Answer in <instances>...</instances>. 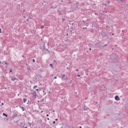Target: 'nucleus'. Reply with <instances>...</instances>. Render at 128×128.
Segmentation results:
<instances>
[{"mask_svg":"<svg viewBox=\"0 0 128 128\" xmlns=\"http://www.w3.org/2000/svg\"><path fill=\"white\" fill-rule=\"evenodd\" d=\"M50 66H51V68H53V66H52V64H50Z\"/></svg>","mask_w":128,"mask_h":128,"instance_id":"nucleus-13","label":"nucleus"},{"mask_svg":"<svg viewBox=\"0 0 128 128\" xmlns=\"http://www.w3.org/2000/svg\"><path fill=\"white\" fill-rule=\"evenodd\" d=\"M61 2H64V1L62 0Z\"/></svg>","mask_w":128,"mask_h":128,"instance_id":"nucleus-43","label":"nucleus"},{"mask_svg":"<svg viewBox=\"0 0 128 128\" xmlns=\"http://www.w3.org/2000/svg\"><path fill=\"white\" fill-rule=\"evenodd\" d=\"M44 28V26H41V28Z\"/></svg>","mask_w":128,"mask_h":128,"instance_id":"nucleus-12","label":"nucleus"},{"mask_svg":"<svg viewBox=\"0 0 128 128\" xmlns=\"http://www.w3.org/2000/svg\"><path fill=\"white\" fill-rule=\"evenodd\" d=\"M107 2H108V4H110V1H107Z\"/></svg>","mask_w":128,"mask_h":128,"instance_id":"nucleus-16","label":"nucleus"},{"mask_svg":"<svg viewBox=\"0 0 128 128\" xmlns=\"http://www.w3.org/2000/svg\"><path fill=\"white\" fill-rule=\"evenodd\" d=\"M55 120H58V118L55 119Z\"/></svg>","mask_w":128,"mask_h":128,"instance_id":"nucleus-27","label":"nucleus"},{"mask_svg":"<svg viewBox=\"0 0 128 128\" xmlns=\"http://www.w3.org/2000/svg\"><path fill=\"white\" fill-rule=\"evenodd\" d=\"M58 7L57 6H56L54 8H56Z\"/></svg>","mask_w":128,"mask_h":128,"instance_id":"nucleus-28","label":"nucleus"},{"mask_svg":"<svg viewBox=\"0 0 128 128\" xmlns=\"http://www.w3.org/2000/svg\"><path fill=\"white\" fill-rule=\"evenodd\" d=\"M121 2L122 1V0H120Z\"/></svg>","mask_w":128,"mask_h":128,"instance_id":"nucleus-42","label":"nucleus"},{"mask_svg":"<svg viewBox=\"0 0 128 128\" xmlns=\"http://www.w3.org/2000/svg\"><path fill=\"white\" fill-rule=\"evenodd\" d=\"M36 92H38V89H36Z\"/></svg>","mask_w":128,"mask_h":128,"instance_id":"nucleus-22","label":"nucleus"},{"mask_svg":"<svg viewBox=\"0 0 128 128\" xmlns=\"http://www.w3.org/2000/svg\"><path fill=\"white\" fill-rule=\"evenodd\" d=\"M23 12H26V11H25L24 10V11H23Z\"/></svg>","mask_w":128,"mask_h":128,"instance_id":"nucleus-35","label":"nucleus"},{"mask_svg":"<svg viewBox=\"0 0 128 128\" xmlns=\"http://www.w3.org/2000/svg\"><path fill=\"white\" fill-rule=\"evenodd\" d=\"M76 72H78V69H76Z\"/></svg>","mask_w":128,"mask_h":128,"instance_id":"nucleus-23","label":"nucleus"},{"mask_svg":"<svg viewBox=\"0 0 128 128\" xmlns=\"http://www.w3.org/2000/svg\"><path fill=\"white\" fill-rule=\"evenodd\" d=\"M53 124H56V121H54Z\"/></svg>","mask_w":128,"mask_h":128,"instance_id":"nucleus-18","label":"nucleus"},{"mask_svg":"<svg viewBox=\"0 0 128 128\" xmlns=\"http://www.w3.org/2000/svg\"><path fill=\"white\" fill-rule=\"evenodd\" d=\"M59 78H62V80H68V76L64 74H61L60 76H59Z\"/></svg>","mask_w":128,"mask_h":128,"instance_id":"nucleus-1","label":"nucleus"},{"mask_svg":"<svg viewBox=\"0 0 128 128\" xmlns=\"http://www.w3.org/2000/svg\"><path fill=\"white\" fill-rule=\"evenodd\" d=\"M0 32H2V29L1 28H0Z\"/></svg>","mask_w":128,"mask_h":128,"instance_id":"nucleus-19","label":"nucleus"},{"mask_svg":"<svg viewBox=\"0 0 128 128\" xmlns=\"http://www.w3.org/2000/svg\"><path fill=\"white\" fill-rule=\"evenodd\" d=\"M12 72V70L10 69V72Z\"/></svg>","mask_w":128,"mask_h":128,"instance_id":"nucleus-15","label":"nucleus"},{"mask_svg":"<svg viewBox=\"0 0 128 128\" xmlns=\"http://www.w3.org/2000/svg\"><path fill=\"white\" fill-rule=\"evenodd\" d=\"M62 22H64V20H66V19L62 18Z\"/></svg>","mask_w":128,"mask_h":128,"instance_id":"nucleus-14","label":"nucleus"},{"mask_svg":"<svg viewBox=\"0 0 128 128\" xmlns=\"http://www.w3.org/2000/svg\"><path fill=\"white\" fill-rule=\"evenodd\" d=\"M3 116H6V118H8V115L5 113H3Z\"/></svg>","mask_w":128,"mask_h":128,"instance_id":"nucleus-8","label":"nucleus"},{"mask_svg":"<svg viewBox=\"0 0 128 128\" xmlns=\"http://www.w3.org/2000/svg\"><path fill=\"white\" fill-rule=\"evenodd\" d=\"M21 108L22 110V112H24V106H22Z\"/></svg>","mask_w":128,"mask_h":128,"instance_id":"nucleus-10","label":"nucleus"},{"mask_svg":"<svg viewBox=\"0 0 128 128\" xmlns=\"http://www.w3.org/2000/svg\"><path fill=\"white\" fill-rule=\"evenodd\" d=\"M12 116V118H16V116H18V114L16 113H14Z\"/></svg>","mask_w":128,"mask_h":128,"instance_id":"nucleus-5","label":"nucleus"},{"mask_svg":"<svg viewBox=\"0 0 128 128\" xmlns=\"http://www.w3.org/2000/svg\"><path fill=\"white\" fill-rule=\"evenodd\" d=\"M53 112H54V110H53Z\"/></svg>","mask_w":128,"mask_h":128,"instance_id":"nucleus-38","label":"nucleus"},{"mask_svg":"<svg viewBox=\"0 0 128 128\" xmlns=\"http://www.w3.org/2000/svg\"><path fill=\"white\" fill-rule=\"evenodd\" d=\"M24 18H26V16H24Z\"/></svg>","mask_w":128,"mask_h":128,"instance_id":"nucleus-39","label":"nucleus"},{"mask_svg":"<svg viewBox=\"0 0 128 128\" xmlns=\"http://www.w3.org/2000/svg\"><path fill=\"white\" fill-rule=\"evenodd\" d=\"M82 28H83L84 30V28H86V27Z\"/></svg>","mask_w":128,"mask_h":128,"instance_id":"nucleus-21","label":"nucleus"},{"mask_svg":"<svg viewBox=\"0 0 128 128\" xmlns=\"http://www.w3.org/2000/svg\"><path fill=\"white\" fill-rule=\"evenodd\" d=\"M56 78H56V76H55V77L54 78V79L56 80Z\"/></svg>","mask_w":128,"mask_h":128,"instance_id":"nucleus-20","label":"nucleus"},{"mask_svg":"<svg viewBox=\"0 0 128 128\" xmlns=\"http://www.w3.org/2000/svg\"><path fill=\"white\" fill-rule=\"evenodd\" d=\"M23 102H26V98H24L23 99Z\"/></svg>","mask_w":128,"mask_h":128,"instance_id":"nucleus-9","label":"nucleus"},{"mask_svg":"<svg viewBox=\"0 0 128 128\" xmlns=\"http://www.w3.org/2000/svg\"><path fill=\"white\" fill-rule=\"evenodd\" d=\"M77 76H78V78H80V74H78Z\"/></svg>","mask_w":128,"mask_h":128,"instance_id":"nucleus-17","label":"nucleus"},{"mask_svg":"<svg viewBox=\"0 0 128 128\" xmlns=\"http://www.w3.org/2000/svg\"><path fill=\"white\" fill-rule=\"evenodd\" d=\"M42 102H44V100H42Z\"/></svg>","mask_w":128,"mask_h":128,"instance_id":"nucleus-37","label":"nucleus"},{"mask_svg":"<svg viewBox=\"0 0 128 128\" xmlns=\"http://www.w3.org/2000/svg\"><path fill=\"white\" fill-rule=\"evenodd\" d=\"M94 14H95L96 16V14H97L96 13H95Z\"/></svg>","mask_w":128,"mask_h":128,"instance_id":"nucleus-29","label":"nucleus"},{"mask_svg":"<svg viewBox=\"0 0 128 128\" xmlns=\"http://www.w3.org/2000/svg\"><path fill=\"white\" fill-rule=\"evenodd\" d=\"M24 128H28V127H25Z\"/></svg>","mask_w":128,"mask_h":128,"instance_id":"nucleus-41","label":"nucleus"},{"mask_svg":"<svg viewBox=\"0 0 128 128\" xmlns=\"http://www.w3.org/2000/svg\"><path fill=\"white\" fill-rule=\"evenodd\" d=\"M72 80H68V84H70V83L72 82Z\"/></svg>","mask_w":128,"mask_h":128,"instance_id":"nucleus-6","label":"nucleus"},{"mask_svg":"<svg viewBox=\"0 0 128 128\" xmlns=\"http://www.w3.org/2000/svg\"><path fill=\"white\" fill-rule=\"evenodd\" d=\"M79 128H82V126H80Z\"/></svg>","mask_w":128,"mask_h":128,"instance_id":"nucleus-33","label":"nucleus"},{"mask_svg":"<svg viewBox=\"0 0 128 128\" xmlns=\"http://www.w3.org/2000/svg\"><path fill=\"white\" fill-rule=\"evenodd\" d=\"M48 120H50V118H47Z\"/></svg>","mask_w":128,"mask_h":128,"instance_id":"nucleus-24","label":"nucleus"},{"mask_svg":"<svg viewBox=\"0 0 128 128\" xmlns=\"http://www.w3.org/2000/svg\"><path fill=\"white\" fill-rule=\"evenodd\" d=\"M104 46H106L107 45H106V44Z\"/></svg>","mask_w":128,"mask_h":128,"instance_id":"nucleus-32","label":"nucleus"},{"mask_svg":"<svg viewBox=\"0 0 128 128\" xmlns=\"http://www.w3.org/2000/svg\"><path fill=\"white\" fill-rule=\"evenodd\" d=\"M33 62H36V60L34 59H32Z\"/></svg>","mask_w":128,"mask_h":128,"instance_id":"nucleus-11","label":"nucleus"},{"mask_svg":"<svg viewBox=\"0 0 128 128\" xmlns=\"http://www.w3.org/2000/svg\"><path fill=\"white\" fill-rule=\"evenodd\" d=\"M41 112H42V111H41Z\"/></svg>","mask_w":128,"mask_h":128,"instance_id":"nucleus-40","label":"nucleus"},{"mask_svg":"<svg viewBox=\"0 0 128 128\" xmlns=\"http://www.w3.org/2000/svg\"><path fill=\"white\" fill-rule=\"evenodd\" d=\"M32 94L34 98H36V92H34L32 93Z\"/></svg>","mask_w":128,"mask_h":128,"instance_id":"nucleus-3","label":"nucleus"},{"mask_svg":"<svg viewBox=\"0 0 128 128\" xmlns=\"http://www.w3.org/2000/svg\"><path fill=\"white\" fill-rule=\"evenodd\" d=\"M27 22H28V19H27Z\"/></svg>","mask_w":128,"mask_h":128,"instance_id":"nucleus-34","label":"nucleus"},{"mask_svg":"<svg viewBox=\"0 0 128 128\" xmlns=\"http://www.w3.org/2000/svg\"><path fill=\"white\" fill-rule=\"evenodd\" d=\"M0 63H1V62H0Z\"/></svg>","mask_w":128,"mask_h":128,"instance_id":"nucleus-44","label":"nucleus"},{"mask_svg":"<svg viewBox=\"0 0 128 128\" xmlns=\"http://www.w3.org/2000/svg\"><path fill=\"white\" fill-rule=\"evenodd\" d=\"M10 78H11V80L12 82H14V80H18V79L16 78L12 77V76H10Z\"/></svg>","mask_w":128,"mask_h":128,"instance_id":"nucleus-2","label":"nucleus"},{"mask_svg":"<svg viewBox=\"0 0 128 128\" xmlns=\"http://www.w3.org/2000/svg\"><path fill=\"white\" fill-rule=\"evenodd\" d=\"M2 106H4V103H2Z\"/></svg>","mask_w":128,"mask_h":128,"instance_id":"nucleus-31","label":"nucleus"},{"mask_svg":"<svg viewBox=\"0 0 128 128\" xmlns=\"http://www.w3.org/2000/svg\"><path fill=\"white\" fill-rule=\"evenodd\" d=\"M5 64H8V63H6V62H5Z\"/></svg>","mask_w":128,"mask_h":128,"instance_id":"nucleus-30","label":"nucleus"},{"mask_svg":"<svg viewBox=\"0 0 128 128\" xmlns=\"http://www.w3.org/2000/svg\"><path fill=\"white\" fill-rule=\"evenodd\" d=\"M46 116H48V114H47L46 115Z\"/></svg>","mask_w":128,"mask_h":128,"instance_id":"nucleus-26","label":"nucleus"},{"mask_svg":"<svg viewBox=\"0 0 128 128\" xmlns=\"http://www.w3.org/2000/svg\"><path fill=\"white\" fill-rule=\"evenodd\" d=\"M36 88H38V86H36V85H35V86H33V88H34V90H36Z\"/></svg>","mask_w":128,"mask_h":128,"instance_id":"nucleus-7","label":"nucleus"},{"mask_svg":"<svg viewBox=\"0 0 128 128\" xmlns=\"http://www.w3.org/2000/svg\"><path fill=\"white\" fill-rule=\"evenodd\" d=\"M89 50H92V48H89Z\"/></svg>","mask_w":128,"mask_h":128,"instance_id":"nucleus-25","label":"nucleus"},{"mask_svg":"<svg viewBox=\"0 0 128 128\" xmlns=\"http://www.w3.org/2000/svg\"><path fill=\"white\" fill-rule=\"evenodd\" d=\"M106 14V12H105Z\"/></svg>","mask_w":128,"mask_h":128,"instance_id":"nucleus-36","label":"nucleus"},{"mask_svg":"<svg viewBox=\"0 0 128 128\" xmlns=\"http://www.w3.org/2000/svg\"><path fill=\"white\" fill-rule=\"evenodd\" d=\"M115 100H120V97L118 96H115Z\"/></svg>","mask_w":128,"mask_h":128,"instance_id":"nucleus-4","label":"nucleus"}]
</instances>
